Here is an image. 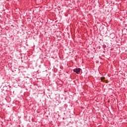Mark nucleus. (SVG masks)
I'll return each mask as SVG.
<instances>
[{
	"mask_svg": "<svg viewBox=\"0 0 127 127\" xmlns=\"http://www.w3.org/2000/svg\"><path fill=\"white\" fill-rule=\"evenodd\" d=\"M81 70V69L80 68H76L73 69V72H75L76 74H80Z\"/></svg>",
	"mask_w": 127,
	"mask_h": 127,
	"instance_id": "obj_1",
	"label": "nucleus"
}]
</instances>
